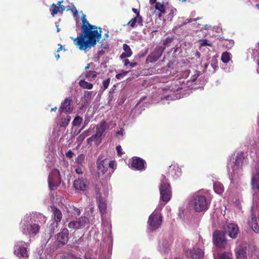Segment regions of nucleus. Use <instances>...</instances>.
<instances>
[{"label": "nucleus", "instance_id": "obj_39", "mask_svg": "<svg viewBox=\"0 0 259 259\" xmlns=\"http://www.w3.org/2000/svg\"><path fill=\"white\" fill-rule=\"evenodd\" d=\"M231 54L228 52H224L221 57V60L225 63H228L230 60Z\"/></svg>", "mask_w": 259, "mask_h": 259}, {"label": "nucleus", "instance_id": "obj_40", "mask_svg": "<svg viewBox=\"0 0 259 259\" xmlns=\"http://www.w3.org/2000/svg\"><path fill=\"white\" fill-rule=\"evenodd\" d=\"M177 10L174 8H171L169 10V12L167 15V19H169L170 21L172 20L173 17L177 14Z\"/></svg>", "mask_w": 259, "mask_h": 259}, {"label": "nucleus", "instance_id": "obj_35", "mask_svg": "<svg viewBox=\"0 0 259 259\" xmlns=\"http://www.w3.org/2000/svg\"><path fill=\"white\" fill-rule=\"evenodd\" d=\"M169 244L166 241H163L159 244V249L161 252H166L169 247Z\"/></svg>", "mask_w": 259, "mask_h": 259}, {"label": "nucleus", "instance_id": "obj_38", "mask_svg": "<svg viewBox=\"0 0 259 259\" xmlns=\"http://www.w3.org/2000/svg\"><path fill=\"white\" fill-rule=\"evenodd\" d=\"M231 254L229 252H224L220 255L215 256L214 255V259H231Z\"/></svg>", "mask_w": 259, "mask_h": 259}, {"label": "nucleus", "instance_id": "obj_64", "mask_svg": "<svg viewBox=\"0 0 259 259\" xmlns=\"http://www.w3.org/2000/svg\"><path fill=\"white\" fill-rule=\"evenodd\" d=\"M210 26L208 25H204V28L205 29H209V28H210Z\"/></svg>", "mask_w": 259, "mask_h": 259}, {"label": "nucleus", "instance_id": "obj_42", "mask_svg": "<svg viewBox=\"0 0 259 259\" xmlns=\"http://www.w3.org/2000/svg\"><path fill=\"white\" fill-rule=\"evenodd\" d=\"M82 121V118L79 116H76L72 121L74 126H79Z\"/></svg>", "mask_w": 259, "mask_h": 259}, {"label": "nucleus", "instance_id": "obj_47", "mask_svg": "<svg viewBox=\"0 0 259 259\" xmlns=\"http://www.w3.org/2000/svg\"><path fill=\"white\" fill-rule=\"evenodd\" d=\"M205 46L211 47L212 44L211 43H208L207 40L206 39L200 40V48H201L202 47H205Z\"/></svg>", "mask_w": 259, "mask_h": 259}, {"label": "nucleus", "instance_id": "obj_54", "mask_svg": "<svg viewBox=\"0 0 259 259\" xmlns=\"http://www.w3.org/2000/svg\"><path fill=\"white\" fill-rule=\"evenodd\" d=\"M74 155V153L71 151L69 150L66 153V156L68 158H72Z\"/></svg>", "mask_w": 259, "mask_h": 259}, {"label": "nucleus", "instance_id": "obj_27", "mask_svg": "<svg viewBox=\"0 0 259 259\" xmlns=\"http://www.w3.org/2000/svg\"><path fill=\"white\" fill-rule=\"evenodd\" d=\"M97 188L102 193V197H103V196L106 197L108 195L110 186L107 184H102L99 186H96V190Z\"/></svg>", "mask_w": 259, "mask_h": 259}, {"label": "nucleus", "instance_id": "obj_32", "mask_svg": "<svg viewBox=\"0 0 259 259\" xmlns=\"http://www.w3.org/2000/svg\"><path fill=\"white\" fill-rule=\"evenodd\" d=\"M213 189L214 192L218 194H222L224 191L223 184L219 182H216L214 183Z\"/></svg>", "mask_w": 259, "mask_h": 259}, {"label": "nucleus", "instance_id": "obj_4", "mask_svg": "<svg viewBox=\"0 0 259 259\" xmlns=\"http://www.w3.org/2000/svg\"><path fill=\"white\" fill-rule=\"evenodd\" d=\"M244 159L242 152H238L230 157L227 165L229 179L231 182L237 180L242 175V166Z\"/></svg>", "mask_w": 259, "mask_h": 259}, {"label": "nucleus", "instance_id": "obj_3", "mask_svg": "<svg viewBox=\"0 0 259 259\" xmlns=\"http://www.w3.org/2000/svg\"><path fill=\"white\" fill-rule=\"evenodd\" d=\"M46 222L45 216L37 212L26 214L20 223V230L23 234L35 235L40 230V225Z\"/></svg>", "mask_w": 259, "mask_h": 259}, {"label": "nucleus", "instance_id": "obj_51", "mask_svg": "<svg viewBox=\"0 0 259 259\" xmlns=\"http://www.w3.org/2000/svg\"><path fill=\"white\" fill-rule=\"evenodd\" d=\"M132 11H133V12L134 13H135V14H137V17H136L139 18V19L140 21L142 22V19L141 17H140V12L138 11V10H137V9H135V8H133L132 9Z\"/></svg>", "mask_w": 259, "mask_h": 259}, {"label": "nucleus", "instance_id": "obj_55", "mask_svg": "<svg viewBox=\"0 0 259 259\" xmlns=\"http://www.w3.org/2000/svg\"><path fill=\"white\" fill-rule=\"evenodd\" d=\"M255 169L256 171V174H254V175H256L259 176V160L258 161L256 166L255 167Z\"/></svg>", "mask_w": 259, "mask_h": 259}, {"label": "nucleus", "instance_id": "obj_34", "mask_svg": "<svg viewBox=\"0 0 259 259\" xmlns=\"http://www.w3.org/2000/svg\"><path fill=\"white\" fill-rule=\"evenodd\" d=\"M80 229L85 227L89 223V219L85 217H81L76 220Z\"/></svg>", "mask_w": 259, "mask_h": 259}, {"label": "nucleus", "instance_id": "obj_44", "mask_svg": "<svg viewBox=\"0 0 259 259\" xmlns=\"http://www.w3.org/2000/svg\"><path fill=\"white\" fill-rule=\"evenodd\" d=\"M68 227L70 229H80L78 225V223H77V221H74L70 222L68 224Z\"/></svg>", "mask_w": 259, "mask_h": 259}, {"label": "nucleus", "instance_id": "obj_30", "mask_svg": "<svg viewBox=\"0 0 259 259\" xmlns=\"http://www.w3.org/2000/svg\"><path fill=\"white\" fill-rule=\"evenodd\" d=\"M237 259H245L246 257V250L241 247H237L235 249Z\"/></svg>", "mask_w": 259, "mask_h": 259}, {"label": "nucleus", "instance_id": "obj_23", "mask_svg": "<svg viewBox=\"0 0 259 259\" xmlns=\"http://www.w3.org/2000/svg\"><path fill=\"white\" fill-rule=\"evenodd\" d=\"M57 120L60 126L65 127L69 124L71 120V117L69 114L64 115V114H62L61 116L60 114L57 117Z\"/></svg>", "mask_w": 259, "mask_h": 259}, {"label": "nucleus", "instance_id": "obj_19", "mask_svg": "<svg viewBox=\"0 0 259 259\" xmlns=\"http://www.w3.org/2000/svg\"><path fill=\"white\" fill-rule=\"evenodd\" d=\"M68 234L69 231L67 228H64L61 232L57 234V240L60 245L63 246L67 243Z\"/></svg>", "mask_w": 259, "mask_h": 259}, {"label": "nucleus", "instance_id": "obj_10", "mask_svg": "<svg viewBox=\"0 0 259 259\" xmlns=\"http://www.w3.org/2000/svg\"><path fill=\"white\" fill-rule=\"evenodd\" d=\"M85 155L80 154L75 159V161L72 165L73 169L78 175H81L83 173L84 169Z\"/></svg>", "mask_w": 259, "mask_h": 259}, {"label": "nucleus", "instance_id": "obj_63", "mask_svg": "<svg viewBox=\"0 0 259 259\" xmlns=\"http://www.w3.org/2000/svg\"><path fill=\"white\" fill-rule=\"evenodd\" d=\"M256 71L258 73H259V60L257 61V66L256 68Z\"/></svg>", "mask_w": 259, "mask_h": 259}, {"label": "nucleus", "instance_id": "obj_14", "mask_svg": "<svg viewBox=\"0 0 259 259\" xmlns=\"http://www.w3.org/2000/svg\"><path fill=\"white\" fill-rule=\"evenodd\" d=\"M186 255L190 259H201L204 256V252L198 248H193L186 251Z\"/></svg>", "mask_w": 259, "mask_h": 259}, {"label": "nucleus", "instance_id": "obj_41", "mask_svg": "<svg viewBox=\"0 0 259 259\" xmlns=\"http://www.w3.org/2000/svg\"><path fill=\"white\" fill-rule=\"evenodd\" d=\"M155 9L159 11L162 14L165 13V10L163 4L157 3L155 5Z\"/></svg>", "mask_w": 259, "mask_h": 259}, {"label": "nucleus", "instance_id": "obj_29", "mask_svg": "<svg viewBox=\"0 0 259 259\" xmlns=\"http://www.w3.org/2000/svg\"><path fill=\"white\" fill-rule=\"evenodd\" d=\"M102 138L99 137L97 134H95L92 137L88 138L87 140V143L90 146H91L93 143L95 144L96 145H99L101 142Z\"/></svg>", "mask_w": 259, "mask_h": 259}, {"label": "nucleus", "instance_id": "obj_9", "mask_svg": "<svg viewBox=\"0 0 259 259\" xmlns=\"http://www.w3.org/2000/svg\"><path fill=\"white\" fill-rule=\"evenodd\" d=\"M73 110V101L71 98L65 99L62 103L59 109V112L60 116L62 114H69Z\"/></svg>", "mask_w": 259, "mask_h": 259}, {"label": "nucleus", "instance_id": "obj_36", "mask_svg": "<svg viewBox=\"0 0 259 259\" xmlns=\"http://www.w3.org/2000/svg\"><path fill=\"white\" fill-rule=\"evenodd\" d=\"M252 51V58L258 61L259 60V44Z\"/></svg>", "mask_w": 259, "mask_h": 259}, {"label": "nucleus", "instance_id": "obj_58", "mask_svg": "<svg viewBox=\"0 0 259 259\" xmlns=\"http://www.w3.org/2000/svg\"><path fill=\"white\" fill-rule=\"evenodd\" d=\"M172 40V39L171 38H170L169 37H167L165 40V41L164 42V45H166V44L168 43V42H171Z\"/></svg>", "mask_w": 259, "mask_h": 259}, {"label": "nucleus", "instance_id": "obj_26", "mask_svg": "<svg viewBox=\"0 0 259 259\" xmlns=\"http://www.w3.org/2000/svg\"><path fill=\"white\" fill-rule=\"evenodd\" d=\"M97 73L95 71H87L82 73L79 76V78H87L90 81H92L96 77Z\"/></svg>", "mask_w": 259, "mask_h": 259}, {"label": "nucleus", "instance_id": "obj_46", "mask_svg": "<svg viewBox=\"0 0 259 259\" xmlns=\"http://www.w3.org/2000/svg\"><path fill=\"white\" fill-rule=\"evenodd\" d=\"M141 22L140 21L139 18L135 17L132 19L128 23V25H129L131 27L133 28L135 27L136 23L137 22Z\"/></svg>", "mask_w": 259, "mask_h": 259}, {"label": "nucleus", "instance_id": "obj_12", "mask_svg": "<svg viewBox=\"0 0 259 259\" xmlns=\"http://www.w3.org/2000/svg\"><path fill=\"white\" fill-rule=\"evenodd\" d=\"M213 242L218 247H225L226 244L225 234L220 231H215L213 234Z\"/></svg>", "mask_w": 259, "mask_h": 259}, {"label": "nucleus", "instance_id": "obj_18", "mask_svg": "<svg viewBox=\"0 0 259 259\" xmlns=\"http://www.w3.org/2000/svg\"><path fill=\"white\" fill-rule=\"evenodd\" d=\"M73 187L76 191L84 192L88 188V183L86 179L78 178L73 183Z\"/></svg>", "mask_w": 259, "mask_h": 259}, {"label": "nucleus", "instance_id": "obj_22", "mask_svg": "<svg viewBox=\"0 0 259 259\" xmlns=\"http://www.w3.org/2000/svg\"><path fill=\"white\" fill-rule=\"evenodd\" d=\"M191 75L190 79H188L189 81L194 82L196 79L200 75L199 71L193 69V70H190L187 69L184 71L183 73V77H188L189 75Z\"/></svg>", "mask_w": 259, "mask_h": 259}, {"label": "nucleus", "instance_id": "obj_59", "mask_svg": "<svg viewBox=\"0 0 259 259\" xmlns=\"http://www.w3.org/2000/svg\"><path fill=\"white\" fill-rule=\"evenodd\" d=\"M129 71H122V72H121V74H122V76L124 77L129 72Z\"/></svg>", "mask_w": 259, "mask_h": 259}, {"label": "nucleus", "instance_id": "obj_1", "mask_svg": "<svg viewBox=\"0 0 259 259\" xmlns=\"http://www.w3.org/2000/svg\"><path fill=\"white\" fill-rule=\"evenodd\" d=\"M81 19L82 22V32L74 39V42L80 50L85 51L90 49L99 40L102 31L99 28L98 31L97 27L90 24L85 14H82Z\"/></svg>", "mask_w": 259, "mask_h": 259}, {"label": "nucleus", "instance_id": "obj_45", "mask_svg": "<svg viewBox=\"0 0 259 259\" xmlns=\"http://www.w3.org/2000/svg\"><path fill=\"white\" fill-rule=\"evenodd\" d=\"M123 62L124 66H129L131 68H133L137 65V62H131L127 59H124Z\"/></svg>", "mask_w": 259, "mask_h": 259}, {"label": "nucleus", "instance_id": "obj_5", "mask_svg": "<svg viewBox=\"0 0 259 259\" xmlns=\"http://www.w3.org/2000/svg\"><path fill=\"white\" fill-rule=\"evenodd\" d=\"M190 207L193 208L196 212H201L206 210L208 207V203L204 195L197 193L192 196L188 203Z\"/></svg>", "mask_w": 259, "mask_h": 259}, {"label": "nucleus", "instance_id": "obj_61", "mask_svg": "<svg viewBox=\"0 0 259 259\" xmlns=\"http://www.w3.org/2000/svg\"><path fill=\"white\" fill-rule=\"evenodd\" d=\"M75 10H74V13H73V15L74 16H76L78 14V11L77 10L75 9V8H74Z\"/></svg>", "mask_w": 259, "mask_h": 259}, {"label": "nucleus", "instance_id": "obj_11", "mask_svg": "<svg viewBox=\"0 0 259 259\" xmlns=\"http://www.w3.org/2000/svg\"><path fill=\"white\" fill-rule=\"evenodd\" d=\"M203 67L204 72H208L209 74L214 73L219 68L218 57H212L209 62L204 64Z\"/></svg>", "mask_w": 259, "mask_h": 259}, {"label": "nucleus", "instance_id": "obj_48", "mask_svg": "<svg viewBox=\"0 0 259 259\" xmlns=\"http://www.w3.org/2000/svg\"><path fill=\"white\" fill-rule=\"evenodd\" d=\"M85 138L82 134L78 136L76 140V143L78 144V146H80Z\"/></svg>", "mask_w": 259, "mask_h": 259}, {"label": "nucleus", "instance_id": "obj_50", "mask_svg": "<svg viewBox=\"0 0 259 259\" xmlns=\"http://www.w3.org/2000/svg\"><path fill=\"white\" fill-rule=\"evenodd\" d=\"M74 256L70 254H63L60 257V259H73Z\"/></svg>", "mask_w": 259, "mask_h": 259}, {"label": "nucleus", "instance_id": "obj_16", "mask_svg": "<svg viewBox=\"0 0 259 259\" xmlns=\"http://www.w3.org/2000/svg\"><path fill=\"white\" fill-rule=\"evenodd\" d=\"M96 198L100 213L102 215L105 214L107 210L106 201L103 197H102V193L98 190V188L96 190Z\"/></svg>", "mask_w": 259, "mask_h": 259}, {"label": "nucleus", "instance_id": "obj_57", "mask_svg": "<svg viewBox=\"0 0 259 259\" xmlns=\"http://www.w3.org/2000/svg\"><path fill=\"white\" fill-rule=\"evenodd\" d=\"M123 77L122 74L121 73H119L116 75V78L118 79H121Z\"/></svg>", "mask_w": 259, "mask_h": 259}, {"label": "nucleus", "instance_id": "obj_52", "mask_svg": "<svg viewBox=\"0 0 259 259\" xmlns=\"http://www.w3.org/2000/svg\"><path fill=\"white\" fill-rule=\"evenodd\" d=\"M116 151H117V154L119 155V156H121L122 154V148L121 147V146L120 145H118L116 147Z\"/></svg>", "mask_w": 259, "mask_h": 259}, {"label": "nucleus", "instance_id": "obj_37", "mask_svg": "<svg viewBox=\"0 0 259 259\" xmlns=\"http://www.w3.org/2000/svg\"><path fill=\"white\" fill-rule=\"evenodd\" d=\"M198 19H199V18H195V19H192V18L187 19L185 22H183L181 24H179L177 26H175V27L174 28V30H177V29L181 27L182 26H183L184 25H186L188 23H191V22H192L193 21H197Z\"/></svg>", "mask_w": 259, "mask_h": 259}, {"label": "nucleus", "instance_id": "obj_56", "mask_svg": "<svg viewBox=\"0 0 259 259\" xmlns=\"http://www.w3.org/2000/svg\"><path fill=\"white\" fill-rule=\"evenodd\" d=\"M116 137L122 136L123 135V128H121L116 134Z\"/></svg>", "mask_w": 259, "mask_h": 259}, {"label": "nucleus", "instance_id": "obj_49", "mask_svg": "<svg viewBox=\"0 0 259 259\" xmlns=\"http://www.w3.org/2000/svg\"><path fill=\"white\" fill-rule=\"evenodd\" d=\"M110 82V79L108 78L106 80H104L103 81V90H105L107 89L108 88L109 84Z\"/></svg>", "mask_w": 259, "mask_h": 259}, {"label": "nucleus", "instance_id": "obj_28", "mask_svg": "<svg viewBox=\"0 0 259 259\" xmlns=\"http://www.w3.org/2000/svg\"><path fill=\"white\" fill-rule=\"evenodd\" d=\"M107 128V124L105 122L102 121L99 124L97 125L96 134L102 138L103 134L105 132Z\"/></svg>", "mask_w": 259, "mask_h": 259}, {"label": "nucleus", "instance_id": "obj_43", "mask_svg": "<svg viewBox=\"0 0 259 259\" xmlns=\"http://www.w3.org/2000/svg\"><path fill=\"white\" fill-rule=\"evenodd\" d=\"M95 127V125H91L89 129L84 131L81 134L83 135V136L86 138L89 135H91L92 133V131H93Z\"/></svg>", "mask_w": 259, "mask_h": 259}, {"label": "nucleus", "instance_id": "obj_53", "mask_svg": "<svg viewBox=\"0 0 259 259\" xmlns=\"http://www.w3.org/2000/svg\"><path fill=\"white\" fill-rule=\"evenodd\" d=\"M161 99H162V101H163L164 100H174L175 98H174V97L172 96L168 95L167 96H165L164 97L162 98Z\"/></svg>", "mask_w": 259, "mask_h": 259}, {"label": "nucleus", "instance_id": "obj_17", "mask_svg": "<svg viewBox=\"0 0 259 259\" xmlns=\"http://www.w3.org/2000/svg\"><path fill=\"white\" fill-rule=\"evenodd\" d=\"M146 162L143 159L134 157L132 158L131 167L135 170H143L146 168Z\"/></svg>", "mask_w": 259, "mask_h": 259}, {"label": "nucleus", "instance_id": "obj_15", "mask_svg": "<svg viewBox=\"0 0 259 259\" xmlns=\"http://www.w3.org/2000/svg\"><path fill=\"white\" fill-rule=\"evenodd\" d=\"M224 229L226 233L232 238H236L238 234V227L234 223H228L225 227Z\"/></svg>", "mask_w": 259, "mask_h": 259}, {"label": "nucleus", "instance_id": "obj_2", "mask_svg": "<svg viewBox=\"0 0 259 259\" xmlns=\"http://www.w3.org/2000/svg\"><path fill=\"white\" fill-rule=\"evenodd\" d=\"M159 191L160 199L162 201L164 202V204L160 208L156 209L149 216L148 223L149 228L151 230H155L161 226L162 217L160 211L162 207L170 200L171 197V188L165 175H162L161 177Z\"/></svg>", "mask_w": 259, "mask_h": 259}, {"label": "nucleus", "instance_id": "obj_21", "mask_svg": "<svg viewBox=\"0 0 259 259\" xmlns=\"http://www.w3.org/2000/svg\"><path fill=\"white\" fill-rule=\"evenodd\" d=\"M63 3V1H59L57 3V5L59 6H57L56 4H53L51 8L50 9V12H51V15L53 16H54L56 14H57L58 13H61V14L63 13V12L65 10V7L63 5H61V3Z\"/></svg>", "mask_w": 259, "mask_h": 259}, {"label": "nucleus", "instance_id": "obj_7", "mask_svg": "<svg viewBox=\"0 0 259 259\" xmlns=\"http://www.w3.org/2000/svg\"><path fill=\"white\" fill-rule=\"evenodd\" d=\"M25 242L20 241L16 243L14 248L15 254L21 259H26L28 257V251Z\"/></svg>", "mask_w": 259, "mask_h": 259}, {"label": "nucleus", "instance_id": "obj_6", "mask_svg": "<svg viewBox=\"0 0 259 259\" xmlns=\"http://www.w3.org/2000/svg\"><path fill=\"white\" fill-rule=\"evenodd\" d=\"M97 172L100 176L101 174H105L109 168L112 169V171H113L115 166V162L100 155L97 161Z\"/></svg>", "mask_w": 259, "mask_h": 259}, {"label": "nucleus", "instance_id": "obj_24", "mask_svg": "<svg viewBox=\"0 0 259 259\" xmlns=\"http://www.w3.org/2000/svg\"><path fill=\"white\" fill-rule=\"evenodd\" d=\"M251 184L252 189L255 192H259V176L252 174Z\"/></svg>", "mask_w": 259, "mask_h": 259}, {"label": "nucleus", "instance_id": "obj_8", "mask_svg": "<svg viewBox=\"0 0 259 259\" xmlns=\"http://www.w3.org/2000/svg\"><path fill=\"white\" fill-rule=\"evenodd\" d=\"M48 183L50 189L52 190L56 189L60 184V178L59 172L54 169L52 170L51 174L49 175L48 178Z\"/></svg>", "mask_w": 259, "mask_h": 259}, {"label": "nucleus", "instance_id": "obj_20", "mask_svg": "<svg viewBox=\"0 0 259 259\" xmlns=\"http://www.w3.org/2000/svg\"><path fill=\"white\" fill-rule=\"evenodd\" d=\"M181 169L179 166L177 165L169 166L168 171L169 177H171L173 179H176L181 176Z\"/></svg>", "mask_w": 259, "mask_h": 259}, {"label": "nucleus", "instance_id": "obj_62", "mask_svg": "<svg viewBox=\"0 0 259 259\" xmlns=\"http://www.w3.org/2000/svg\"><path fill=\"white\" fill-rule=\"evenodd\" d=\"M157 0H150L149 3L151 5H153L156 3Z\"/></svg>", "mask_w": 259, "mask_h": 259}, {"label": "nucleus", "instance_id": "obj_13", "mask_svg": "<svg viewBox=\"0 0 259 259\" xmlns=\"http://www.w3.org/2000/svg\"><path fill=\"white\" fill-rule=\"evenodd\" d=\"M164 49V47L157 46L154 51L147 56L146 60V63H153L157 61L161 56Z\"/></svg>", "mask_w": 259, "mask_h": 259}, {"label": "nucleus", "instance_id": "obj_33", "mask_svg": "<svg viewBox=\"0 0 259 259\" xmlns=\"http://www.w3.org/2000/svg\"><path fill=\"white\" fill-rule=\"evenodd\" d=\"M53 211L54 218L56 222H59L62 219V215L61 211L55 207L52 208Z\"/></svg>", "mask_w": 259, "mask_h": 259}, {"label": "nucleus", "instance_id": "obj_25", "mask_svg": "<svg viewBox=\"0 0 259 259\" xmlns=\"http://www.w3.org/2000/svg\"><path fill=\"white\" fill-rule=\"evenodd\" d=\"M122 49L123 52L122 53L120 56V58L121 59H123L124 58L130 57L132 54L133 52L132 51L130 46L126 44H124L123 45Z\"/></svg>", "mask_w": 259, "mask_h": 259}, {"label": "nucleus", "instance_id": "obj_60", "mask_svg": "<svg viewBox=\"0 0 259 259\" xmlns=\"http://www.w3.org/2000/svg\"><path fill=\"white\" fill-rule=\"evenodd\" d=\"M195 57L199 58L200 57L201 55H200V53L199 52H196V53H195Z\"/></svg>", "mask_w": 259, "mask_h": 259}, {"label": "nucleus", "instance_id": "obj_31", "mask_svg": "<svg viewBox=\"0 0 259 259\" xmlns=\"http://www.w3.org/2000/svg\"><path fill=\"white\" fill-rule=\"evenodd\" d=\"M80 79L78 82L79 85L83 89L91 90L93 88L92 83L85 81L84 78H80Z\"/></svg>", "mask_w": 259, "mask_h": 259}]
</instances>
